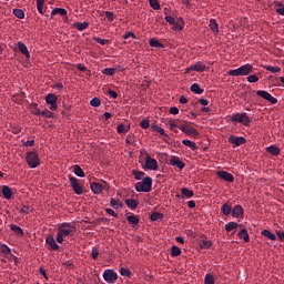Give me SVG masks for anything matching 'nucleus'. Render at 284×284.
I'll return each mask as SVG.
<instances>
[{"label": "nucleus", "instance_id": "obj_1", "mask_svg": "<svg viewBox=\"0 0 284 284\" xmlns=\"http://www.w3.org/2000/svg\"><path fill=\"white\" fill-rule=\"evenodd\" d=\"M77 234V225L74 223L64 222L59 225L57 241L58 243H63L65 236H74Z\"/></svg>", "mask_w": 284, "mask_h": 284}, {"label": "nucleus", "instance_id": "obj_32", "mask_svg": "<svg viewBox=\"0 0 284 284\" xmlns=\"http://www.w3.org/2000/svg\"><path fill=\"white\" fill-rule=\"evenodd\" d=\"M262 235L266 239H270V241H276V235L274 233H271L270 230H263Z\"/></svg>", "mask_w": 284, "mask_h": 284}, {"label": "nucleus", "instance_id": "obj_16", "mask_svg": "<svg viewBox=\"0 0 284 284\" xmlns=\"http://www.w3.org/2000/svg\"><path fill=\"white\" fill-rule=\"evenodd\" d=\"M18 50L21 54H24L27 59H30V51L23 42H18Z\"/></svg>", "mask_w": 284, "mask_h": 284}, {"label": "nucleus", "instance_id": "obj_25", "mask_svg": "<svg viewBox=\"0 0 284 284\" xmlns=\"http://www.w3.org/2000/svg\"><path fill=\"white\" fill-rule=\"evenodd\" d=\"M2 194H3L4 199H7V200L12 199V189H10V186H8V185H4L2 187Z\"/></svg>", "mask_w": 284, "mask_h": 284}, {"label": "nucleus", "instance_id": "obj_41", "mask_svg": "<svg viewBox=\"0 0 284 284\" xmlns=\"http://www.w3.org/2000/svg\"><path fill=\"white\" fill-rule=\"evenodd\" d=\"M265 70H267L268 72H272L273 74H276L281 72V67L266 65Z\"/></svg>", "mask_w": 284, "mask_h": 284}, {"label": "nucleus", "instance_id": "obj_57", "mask_svg": "<svg viewBox=\"0 0 284 284\" xmlns=\"http://www.w3.org/2000/svg\"><path fill=\"white\" fill-rule=\"evenodd\" d=\"M1 253L2 254H10V247L6 244L1 245Z\"/></svg>", "mask_w": 284, "mask_h": 284}, {"label": "nucleus", "instance_id": "obj_15", "mask_svg": "<svg viewBox=\"0 0 284 284\" xmlns=\"http://www.w3.org/2000/svg\"><path fill=\"white\" fill-rule=\"evenodd\" d=\"M91 192L93 194H101L103 192V185L99 182L91 183Z\"/></svg>", "mask_w": 284, "mask_h": 284}, {"label": "nucleus", "instance_id": "obj_53", "mask_svg": "<svg viewBox=\"0 0 284 284\" xmlns=\"http://www.w3.org/2000/svg\"><path fill=\"white\" fill-rule=\"evenodd\" d=\"M140 126H141L143 130H148V128H150V120L143 119V120L140 122Z\"/></svg>", "mask_w": 284, "mask_h": 284}, {"label": "nucleus", "instance_id": "obj_2", "mask_svg": "<svg viewBox=\"0 0 284 284\" xmlns=\"http://www.w3.org/2000/svg\"><path fill=\"white\" fill-rule=\"evenodd\" d=\"M254 72V67L250 63L243 64L237 69H233L229 71V77H247Z\"/></svg>", "mask_w": 284, "mask_h": 284}, {"label": "nucleus", "instance_id": "obj_37", "mask_svg": "<svg viewBox=\"0 0 284 284\" xmlns=\"http://www.w3.org/2000/svg\"><path fill=\"white\" fill-rule=\"evenodd\" d=\"M236 227H239V223H235V222H229L225 225L226 232H232V230H236Z\"/></svg>", "mask_w": 284, "mask_h": 284}, {"label": "nucleus", "instance_id": "obj_33", "mask_svg": "<svg viewBox=\"0 0 284 284\" xmlns=\"http://www.w3.org/2000/svg\"><path fill=\"white\" fill-rule=\"evenodd\" d=\"M75 176H80V179H83V176H85V172H83V169H81V166L75 165L74 170H73Z\"/></svg>", "mask_w": 284, "mask_h": 284}, {"label": "nucleus", "instance_id": "obj_51", "mask_svg": "<svg viewBox=\"0 0 284 284\" xmlns=\"http://www.w3.org/2000/svg\"><path fill=\"white\" fill-rule=\"evenodd\" d=\"M163 219V214L155 212L151 214V221H161Z\"/></svg>", "mask_w": 284, "mask_h": 284}, {"label": "nucleus", "instance_id": "obj_8", "mask_svg": "<svg viewBox=\"0 0 284 284\" xmlns=\"http://www.w3.org/2000/svg\"><path fill=\"white\" fill-rule=\"evenodd\" d=\"M103 278L105 282L112 284L116 283V278H119V275H116L114 271L106 268L103 273Z\"/></svg>", "mask_w": 284, "mask_h": 284}, {"label": "nucleus", "instance_id": "obj_52", "mask_svg": "<svg viewBox=\"0 0 284 284\" xmlns=\"http://www.w3.org/2000/svg\"><path fill=\"white\" fill-rule=\"evenodd\" d=\"M90 105H92V108H99V105H101V100L99 98H93L90 101Z\"/></svg>", "mask_w": 284, "mask_h": 284}, {"label": "nucleus", "instance_id": "obj_45", "mask_svg": "<svg viewBox=\"0 0 284 284\" xmlns=\"http://www.w3.org/2000/svg\"><path fill=\"white\" fill-rule=\"evenodd\" d=\"M204 284H214V275L207 273L204 277Z\"/></svg>", "mask_w": 284, "mask_h": 284}, {"label": "nucleus", "instance_id": "obj_42", "mask_svg": "<svg viewBox=\"0 0 284 284\" xmlns=\"http://www.w3.org/2000/svg\"><path fill=\"white\" fill-rule=\"evenodd\" d=\"M222 212L225 216L230 215L232 213V206L230 204H223Z\"/></svg>", "mask_w": 284, "mask_h": 284}, {"label": "nucleus", "instance_id": "obj_10", "mask_svg": "<svg viewBox=\"0 0 284 284\" xmlns=\"http://www.w3.org/2000/svg\"><path fill=\"white\" fill-rule=\"evenodd\" d=\"M179 130H181V132H184V134H187V136H197L199 135V131L192 126H190L189 124H181L179 126Z\"/></svg>", "mask_w": 284, "mask_h": 284}, {"label": "nucleus", "instance_id": "obj_55", "mask_svg": "<svg viewBox=\"0 0 284 284\" xmlns=\"http://www.w3.org/2000/svg\"><path fill=\"white\" fill-rule=\"evenodd\" d=\"M91 256L94 261H97V258H99V247L94 246L91 251Z\"/></svg>", "mask_w": 284, "mask_h": 284}, {"label": "nucleus", "instance_id": "obj_49", "mask_svg": "<svg viewBox=\"0 0 284 284\" xmlns=\"http://www.w3.org/2000/svg\"><path fill=\"white\" fill-rule=\"evenodd\" d=\"M171 255L172 256H181V248L179 246H172Z\"/></svg>", "mask_w": 284, "mask_h": 284}, {"label": "nucleus", "instance_id": "obj_6", "mask_svg": "<svg viewBox=\"0 0 284 284\" xmlns=\"http://www.w3.org/2000/svg\"><path fill=\"white\" fill-rule=\"evenodd\" d=\"M144 170H151L153 172H156V170H159V162L156 161V159L148 155L144 163Z\"/></svg>", "mask_w": 284, "mask_h": 284}, {"label": "nucleus", "instance_id": "obj_23", "mask_svg": "<svg viewBox=\"0 0 284 284\" xmlns=\"http://www.w3.org/2000/svg\"><path fill=\"white\" fill-rule=\"evenodd\" d=\"M125 204L128 205V207L130 210H136V207H139V201L134 200V199H128L125 201Z\"/></svg>", "mask_w": 284, "mask_h": 284}, {"label": "nucleus", "instance_id": "obj_22", "mask_svg": "<svg viewBox=\"0 0 284 284\" xmlns=\"http://www.w3.org/2000/svg\"><path fill=\"white\" fill-rule=\"evenodd\" d=\"M116 132L118 134H126V132H130V124H119Z\"/></svg>", "mask_w": 284, "mask_h": 284}, {"label": "nucleus", "instance_id": "obj_44", "mask_svg": "<svg viewBox=\"0 0 284 284\" xmlns=\"http://www.w3.org/2000/svg\"><path fill=\"white\" fill-rule=\"evenodd\" d=\"M132 174L135 176L136 181H141L143 176H145V173L143 171H132Z\"/></svg>", "mask_w": 284, "mask_h": 284}, {"label": "nucleus", "instance_id": "obj_39", "mask_svg": "<svg viewBox=\"0 0 284 284\" xmlns=\"http://www.w3.org/2000/svg\"><path fill=\"white\" fill-rule=\"evenodd\" d=\"M116 72V69L114 68H106L102 71V74H105L106 77H114V73Z\"/></svg>", "mask_w": 284, "mask_h": 284}, {"label": "nucleus", "instance_id": "obj_4", "mask_svg": "<svg viewBox=\"0 0 284 284\" xmlns=\"http://www.w3.org/2000/svg\"><path fill=\"white\" fill-rule=\"evenodd\" d=\"M27 163L29 165V168H39V165L41 164V160L39 159V154H37V152H28L27 153Z\"/></svg>", "mask_w": 284, "mask_h": 284}, {"label": "nucleus", "instance_id": "obj_54", "mask_svg": "<svg viewBox=\"0 0 284 284\" xmlns=\"http://www.w3.org/2000/svg\"><path fill=\"white\" fill-rule=\"evenodd\" d=\"M120 274L121 276H128V277L132 276V272H130V270L125 267L120 268Z\"/></svg>", "mask_w": 284, "mask_h": 284}, {"label": "nucleus", "instance_id": "obj_14", "mask_svg": "<svg viewBox=\"0 0 284 284\" xmlns=\"http://www.w3.org/2000/svg\"><path fill=\"white\" fill-rule=\"evenodd\" d=\"M47 245L50 247V250H59V245L57 244V241L52 235L47 236L45 239Z\"/></svg>", "mask_w": 284, "mask_h": 284}, {"label": "nucleus", "instance_id": "obj_63", "mask_svg": "<svg viewBox=\"0 0 284 284\" xmlns=\"http://www.w3.org/2000/svg\"><path fill=\"white\" fill-rule=\"evenodd\" d=\"M108 94H109V97H111V99H116L119 97V94L113 90H109Z\"/></svg>", "mask_w": 284, "mask_h": 284}, {"label": "nucleus", "instance_id": "obj_21", "mask_svg": "<svg viewBox=\"0 0 284 284\" xmlns=\"http://www.w3.org/2000/svg\"><path fill=\"white\" fill-rule=\"evenodd\" d=\"M266 152L272 154V156H278L281 154V149H278V146L271 145L266 148Z\"/></svg>", "mask_w": 284, "mask_h": 284}, {"label": "nucleus", "instance_id": "obj_17", "mask_svg": "<svg viewBox=\"0 0 284 284\" xmlns=\"http://www.w3.org/2000/svg\"><path fill=\"white\" fill-rule=\"evenodd\" d=\"M232 216L234 219H241V216H243V206L235 205L232 210Z\"/></svg>", "mask_w": 284, "mask_h": 284}, {"label": "nucleus", "instance_id": "obj_34", "mask_svg": "<svg viewBox=\"0 0 284 284\" xmlns=\"http://www.w3.org/2000/svg\"><path fill=\"white\" fill-rule=\"evenodd\" d=\"M212 245V241L210 240H203L201 243H200V248L201 250H210Z\"/></svg>", "mask_w": 284, "mask_h": 284}, {"label": "nucleus", "instance_id": "obj_48", "mask_svg": "<svg viewBox=\"0 0 284 284\" xmlns=\"http://www.w3.org/2000/svg\"><path fill=\"white\" fill-rule=\"evenodd\" d=\"M152 130L154 132H158V134H161V136H165V130L159 125H152Z\"/></svg>", "mask_w": 284, "mask_h": 284}, {"label": "nucleus", "instance_id": "obj_46", "mask_svg": "<svg viewBox=\"0 0 284 284\" xmlns=\"http://www.w3.org/2000/svg\"><path fill=\"white\" fill-rule=\"evenodd\" d=\"M45 3V0H37V9L40 14H43V4Z\"/></svg>", "mask_w": 284, "mask_h": 284}, {"label": "nucleus", "instance_id": "obj_43", "mask_svg": "<svg viewBox=\"0 0 284 284\" xmlns=\"http://www.w3.org/2000/svg\"><path fill=\"white\" fill-rule=\"evenodd\" d=\"M150 45L151 48H163V44L161 42H159V40L152 38L150 40Z\"/></svg>", "mask_w": 284, "mask_h": 284}, {"label": "nucleus", "instance_id": "obj_62", "mask_svg": "<svg viewBox=\"0 0 284 284\" xmlns=\"http://www.w3.org/2000/svg\"><path fill=\"white\" fill-rule=\"evenodd\" d=\"M169 128L170 130H174V128H179V125H176V122L174 120H169Z\"/></svg>", "mask_w": 284, "mask_h": 284}, {"label": "nucleus", "instance_id": "obj_59", "mask_svg": "<svg viewBox=\"0 0 284 284\" xmlns=\"http://www.w3.org/2000/svg\"><path fill=\"white\" fill-rule=\"evenodd\" d=\"M97 43H100V45H105L109 41L101 38H93Z\"/></svg>", "mask_w": 284, "mask_h": 284}, {"label": "nucleus", "instance_id": "obj_24", "mask_svg": "<svg viewBox=\"0 0 284 284\" xmlns=\"http://www.w3.org/2000/svg\"><path fill=\"white\" fill-rule=\"evenodd\" d=\"M10 230L11 232H14V234H17V236H23V229H21L20 226L16 225V224H10Z\"/></svg>", "mask_w": 284, "mask_h": 284}, {"label": "nucleus", "instance_id": "obj_12", "mask_svg": "<svg viewBox=\"0 0 284 284\" xmlns=\"http://www.w3.org/2000/svg\"><path fill=\"white\" fill-rule=\"evenodd\" d=\"M246 142L244 136H235L231 135L229 138V143H232V145H235V148H239V145H243Z\"/></svg>", "mask_w": 284, "mask_h": 284}, {"label": "nucleus", "instance_id": "obj_58", "mask_svg": "<svg viewBox=\"0 0 284 284\" xmlns=\"http://www.w3.org/2000/svg\"><path fill=\"white\" fill-rule=\"evenodd\" d=\"M164 19H165L166 23H170V26H174V23L176 21V20H174V17H171V16H166Z\"/></svg>", "mask_w": 284, "mask_h": 284}, {"label": "nucleus", "instance_id": "obj_38", "mask_svg": "<svg viewBox=\"0 0 284 284\" xmlns=\"http://www.w3.org/2000/svg\"><path fill=\"white\" fill-rule=\"evenodd\" d=\"M149 4L153 10H161V3H159V0H149Z\"/></svg>", "mask_w": 284, "mask_h": 284}, {"label": "nucleus", "instance_id": "obj_56", "mask_svg": "<svg viewBox=\"0 0 284 284\" xmlns=\"http://www.w3.org/2000/svg\"><path fill=\"white\" fill-rule=\"evenodd\" d=\"M246 79L248 83H257L258 81V77H256V74H251Z\"/></svg>", "mask_w": 284, "mask_h": 284}, {"label": "nucleus", "instance_id": "obj_20", "mask_svg": "<svg viewBox=\"0 0 284 284\" xmlns=\"http://www.w3.org/2000/svg\"><path fill=\"white\" fill-rule=\"evenodd\" d=\"M110 206L113 210H122L123 209V202L121 200L111 199L110 200Z\"/></svg>", "mask_w": 284, "mask_h": 284}, {"label": "nucleus", "instance_id": "obj_50", "mask_svg": "<svg viewBox=\"0 0 284 284\" xmlns=\"http://www.w3.org/2000/svg\"><path fill=\"white\" fill-rule=\"evenodd\" d=\"M41 116H44V119H52L54 113H52L50 110H44L41 112Z\"/></svg>", "mask_w": 284, "mask_h": 284}, {"label": "nucleus", "instance_id": "obj_3", "mask_svg": "<svg viewBox=\"0 0 284 284\" xmlns=\"http://www.w3.org/2000/svg\"><path fill=\"white\" fill-rule=\"evenodd\" d=\"M136 192H152V178L146 176L135 184Z\"/></svg>", "mask_w": 284, "mask_h": 284}, {"label": "nucleus", "instance_id": "obj_60", "mask_svg": "<svg viewBox=\"0 0 284 284\" xmlns=\"http://www.w3.org/2000/svg\"><path fill=\"white\" fill-rule=\"evenodd\" d=\"M20 212H21V214H30L31 209H30V206H22L20 209Z\"/></svg>", "mask_w": 284, "mask_h": 284}, {"label": "nucleus", "instance_id": "obj_29", "mask_svg": "<svg viewBox=\"0 0 284 284\" xmlns=\"http://www.w3.org/2000/svg\"><path fill=\"white\" fill-rule=\"evenodd\" d=\"M54 14H61V17H65V14H68V10L63 8H55L51 11V16L54 17Z\"/></svg>", "mask_w": 284, "mask_h": 284}, {"label": "nucleus", "instance_id": "obj_27", "mask_svg": "<svg viewBox=\"0 0 284 284\" xmlns=\"http://www.w3.org/2000/svg\"><path fill=\"white\" fill-rule=\"evenodd\" d=\"M182 143H183V145H185L186 148H190L191 150H199L196 142H194L192 140H183Z\"/></svg>", "mask_w": 284, "mask_h": 284}, {"label": "nucleus", "instance_id": "obj_19", "mask_svg": "<svg viewBox=\"0 0 284 284\" xmlns=\"http://www.w3.org/2000/svg\"><path fill=\"white\" fill-rule=\"evenodd\" d=\"M205 63L203 62H196L191 65V70H193V72H205Z\"/></svg>", "mask_w": 284, "mask_h": 284}, {"label": "nucleus", "instance_id": "obj_13", "mask_svg": "<svg viewBox=\"0 0 284 284\" xmlns=\"http://www.w3.org/2000/svg\"><path fill=\"white\" fill-rule=\"evenodd\" d=\"M217 176L227 183H234V175H232L230 172L220 171L217 172Z\"/></svg>", "mask_w": 284, "mask_h": 284}, {"label": "nucleus", "instance_id": "obj_36", "mask_svg": "<svg viewBox=\"0 0 284 284\" xmlns=\"http://www.w3.org/2000/svg\"><path fill=\"white\" fill-rule=\"evenodd\" d=\"M126 221L132 225H139V217L136 215H129Z\"/></svg>", "mask_w": 284, "mask_h": 284}, {"label": "nucleus", "instance_id": "obj_9", "mask_svg": "<svg viewBox=\"0 0 284 284\" xmlns=\"http://www.w3.org/2000/svg\"><path fill=\"white\" fill-rule=\"evenodd\" d=\"M256 94L257 97H261L262 99H264L265 101H268V103H272L273 105L278 103V100L272 97V94H270V92L267 91L258 90L256 91Z\"/></svg>", "mask_w": 284, "mask_h": 284}, {"label": "nucleus", "instance_id": "obj_11", "mask_svg": "<svg viewBox=\"0 0 284 284\" xmlns=\"http://www.w3.org/2000/svg\"><path fill=\"white\" fill-rule=\"evenodd\" d=\"M69 181L71 183L72 190L78 194L81 195L83 194V186L79 184V180L77 178H69Z\"/></svg>", "mask_w": 284, "mask_h": 284}, {"label": "nucleus", "instance_id": "obj_31", "mask_svg": "<svg viewBox=\"0 0 284 284\" xmlns=\"http://www.w3.org/2000/svg\"><path fill=\"white\" fill-rule=\"evenodd\" d=\"M209 28H211L214 34H219V23H216V20H210Z\"/></svg>", "mask_w": 284, "mask_h": 284}, {"label": "nucleus", "instance_id": "obj_7", "mask_svg": "<svg viewBox=\"0 0 284 284\" xmlns=\"http://www.w3.org/2000/svg\"><path fill=\"white\" fill-rule=\"evenodd\" d=\"M59 98L54 93H49L45 95V103L50 105V110H58L59 105L57 102Z\"/></svg>", "mask_w": 284, "mask_h": 284}, {"label": "nucleus", "instance_id": "obj_47", "mask_svg": "<svg viewBox=\"0 0 284 284\" xmlns=\"http://www.w3.org/2000/svg\"><path fill=\"white\" fill-rule=\"evenodd\" d=\"M182 194H183V196H186V199H192V196H194V192L190 191L186 187L182 189Z\"/></svg>", "mask_w": 284, "mask_h": 284}, {"label": "nucleus", "instance_id": "obj_30", "mask_svg": "<svg viewBox=\"0 0 284 284\" xmlns=\"http://www.w3.org/2000/svg\"><path fill=\"white\" fill-rule=\"evenodd\" d=\"M191 92H194V94H203V89L201 85H199V83H193L191 85Z\"/></svg>", "mask_w": 284, "mask_h": 284}, {"label": "nucleus", "instance_id": "obj_61", "mask_svg": "<svg viewBox=\"0 0 284 284\" xmlns=\"http://www.w3.org/2000/svg\"><path fill=\"white\" fill-rule=\"evenodd\" d=\"M105 17L108 21H114V13H112V11H106Z\"/></svg>", "mask_w": 284, "mask_h": 284}, {"label": "nucleus", "instance_id": "obj_5", "mask_svg": "<svg viewBox=\"0 0 284 284\" xmlns=\"http://www.w3.org/2000/svg\"><path fill=\"white\" fill-rule=\"evenodd\" d=\"M231 121H235V123H243L245 128H247L251 123L250 116L247 113H234L231 116Z\"/></svg>", "mask_w": 284, "mask_h": 284}, {"label": "nucleus", "instance_id": "obj_26", "mask_svg": "<svg viewBox=\"0 0 284 284\" xmlns=\"http://www.w3.org/2000/svg\"><path fill=\"white\" fill-rule=\"evenodd\" d=\"M74 28H77V30H79L80 32H83V30H88L90 23L89 22H75Z\"/></svg>", "mask_w": 284, "mask_h": 284}, {"label": "nucleus", "instance_id": "obj_64", "mask_svg": "<svg viewBox=\"0 0 284 284\" xmlns=\"http://www.w3.org/2000/svg\"><path fill=\"white\" fill-rule=\"evenodd\" d=\"M170 114H174V115L179 114V108H176V106L171 108Z\"/></svg>", "mask_w": 284, "mask_h": 284}, {"label": "nucleus", "instance_id": "obj_18", "mask_svg": "<svg viewBox=\"0 0 284 284\" xmlns=\"http://www.w3.org/2000/svg\"><path fill=\"white\" fill-rule=\"evenodd\" d=\"M170 165L179 168V170H183V168H185V163H183V161H181L179 158L171 159Z\"/></svg>", "mask_w": 284, "mask_h": 284}, {"label": "nucleus", "instance_id": "obj_28", "mask_svg": "<svg viewBox=\"0 0 284 284\" xmlns=\"http://www.w3.org/2000/svg\"><path fill=\"white\" fill-rule=\"evenodd\" d=\"M240 239H243L245 243H250V234L247 233V230L242 229L241 232L237 234Z\"/></svg>", "mask_w": 284, "mask_h": 284}, {"label": "nucleus", "instance_id": "obj_35", "mask_svg": "<svg viewBox=\"0 0 284 284\" xmlns=\"http://www.w3.org/2000/svg\"><path fill=\"white\" fill-rule=\"evenodd\" d=\"M173 30H175V32H181V30H183V20L175 21L173 24Z\"/></svg>", "mask_w": 284, "mask_h": 284}, {"label": "nucleus", "instance_id": "obj_40", "mask_svg": "<svg viewBox=\"0 0 284 284\" xmlns=\"http://www.w3.org/2000/svg\"><path fill=\"white\" fill-rule=\"evenodd\" d=\"M13 14L18 19H24L26 18V13L21 9H13Z\"/></svg>", "mask_w": 284, "mask_h": 284}]
</instances>
